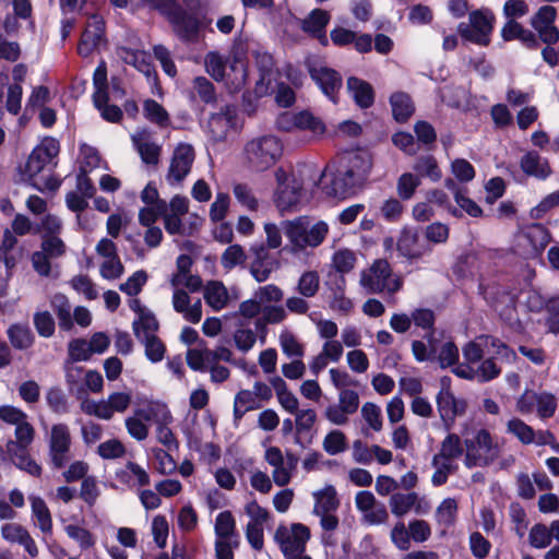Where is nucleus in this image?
Instances as JSON below:
<instances>
[{
	"instance_id": "nucleus-1",
	"label": "nucleus",
	"mask_w": 559,
	"mask_h": 559,
	"mask_svg": "<svg viewBox=\"0 0 559 559\" xmlns=\"http://www.w3.org/2000/svg\"><path fill=\"white\" fill-rule=\"evenodd\" d=\"M463 362H459V348L444 342L438 352L441 368L452 367V372L465 380L489 382L501 373L497 359L512 361L516 354L506 343L490 335H479L462 347Z\"/></svg>"
},
{
	"instance_id": "nucleus-2",
	"label": "nucleus",
	"mask_w": 559,
	"mask_h": 559,
	"mask_svg": "<svg viewBox=\"0 0 559 559\" xmlns=\"http://www.w3.org/2000/svg\"><path fill=\"white\" fill-rule=\"evenodd\" d=\"M282 228L288 241L287 249L293 254L319 247L330 230L326 222H313L308 216L283 221Z\"/></svg>"
},
{
	"instance_id": "nucleus-3",
	"label": "nucleus",
	"mask_w": 559,
	"mask_h": 559,
	"mask_svg": "<svg viewBox=\"0 0 559 559\" xmlns=\"http://www.w3.org/2000/svg\"><path fill=\"white\" fill-rule=\"evenodd\" d=\"M284 153L283 141L274 134L258 135L243 146V160L253 171L263 173L276 165Z\"/></svg>"
},
{
	"instance_id": "nucleus-4",
	"label": "nucleus",
	"mask_w": 559,
	"mask_h": 559,
	"mask_svg": "<svg viewBox=\"0 0 559 559\" xmlns=\"http://www.w3.org/2000/svg\"><path fill=\"white\" fill-rule=\"evenodd\" d=\"M360 285L369 294L385 292L393 295L401 289L403 282L400 276L392 274L388 261L377 260L361 272Z\"/></svg>"
},
{
	"instance_id": "nucleus-5",
	"label": "nucleus",
	"mask_w": 559,
	"mask_h": 559,
	"mask_svg": "<svg viewBox=\"0 0 559 559\" xmlns=\"http://www.w3.org/2000/svg\"><path fill=\"white\" fill-rule=\"evenodd\" d=\"M464 445V463L468 468L487 466L499 455V445L493 442L491 435L486 429H479L473 437L466 438Z\"/></svg>"
},
{
	"instance_id": "nucleus-6",
	"label": "nucleus",
	"mask_w": 559,
	"mask_h": 559,
	"mask_svg": "<svg viewBox=\"0 0 559 559\" xmlns=\"http://www.w3.org/2000/svg\"><path fill=\"white\" fill-rule=\"evenodd\" d=\"M495 16L489 10H475L469 13L467 22L457 25V33L465 41L488 46L493 29Z\"/></svg>"
},
{
	"instance_id": "nucleus-7",
	"label": "nucleus",
	"mask_w": 559,
	"mask_h": 559,
	"mask_svg": "<svg viewBox=\"0 0 559 559\" xmlns=\"http://www.w3.org/2000/svg\"><path fill=\"white\" fill-rule=\"evenodd\" d=\"M550 240L548 229L542 224H530L519 229L515 235L514 250L518 254L530 259L537 258Z\"/></svg>"
},
{
	"instance_id": "nucleus-8",
	"label": "nucleus",
	"mask_w": 559,
	"mask_h": 559,
	"mask_svg": "<svg viewBox=\"0 0 559 559\" xmlns=\"http://www.w3.org/2000/svg\"><path fill=\"white\" fill-rule=\"evenodd\" d=\"M320 180L323 192L333 198L345 199L353 194L357 182L352 178L344 167L338 165L335 169L332 167L318 176H311L312 185L316 186Z\"/></svg>"
},
{
	"instance_id": "nucleus-9",
	"label": "nucleus",
	"mask_w": 559,
	"mask_h": 559,
	"mask_svg": "<svg viewBox=\"0 0 559 559\" xmlns=\"http://www.w3.org/2000/svg\"><path fill=\"white\" fill-rule=\"evenodd\" d=\"M131 401L132 395L130 392L117 391L100 401L84 400L81 403V409L87 415L109 420L114 417L115 413H124L129 408Z\"/></svg>"
},
{
	"instance_id": "nucleus-10",
	"label": "nucleus",
	"mask_w": 559,
	"mask_h": 559,
	"mask_svg": "<svg viewBox=\"0 0 559 559\" xmlns=\"http://www.w3.org/2000/svg\"><path fill=\"white\" fill-rule=\"evenodd\" d=\"M309 537V528L299 523L292 524L290 526L280 525L274 535V539L283 555L288 559L302 555Z\"/></svg>"
},
{
	"instance_id": "nucleus-11",
	"label": "nucleus",
	"mask_w": 559,
	"mask_h": 559,
	"mask_svg": "<svg viewBox=\"0 0 559 559\" xmlns=\"http://www.w3.org/2000/svg\"><path fill=\"white\" fill-rule=\"evenodd\" d=\"M60 151L59 142L51 136H47L32 151L25 164L24 175L34 179L46 166L51 164Z\"/></svg>"
},
{
	"instance_id": "nucleus-12",
	"label": "nucleus",
	"mask_w": 559,
	"mask_h": 559,
	"mask_svg": "<svg viewBox=\"0 0 559 559\" xmlns=\"http://www.w3.org/2000/svg\"><path fill=\"white\" fill-rule=\"evenodd\" d=\"M195 159V153L192 145L179 143L170 158L169 168L166 175V181L170 186L180 185L190 174Z\"/></svg>"
},
{
	"instance_id": "nucleus-13",
	"label": "nucleus",
	"mask_w": 559,
	"mask_h": 559,
	"mask_svg": "<svg viewBox=\"0 0 559 559\" xmlns=\"http://www.w3.org/2000/svg\"><path fill=\"white\" fill-rule=\"evenodd\" d=\"M251 45L242 39L235 40L230 49V62L228 68L233 74L230 79V88L238 91L247 82L248 79V67L247 58L248 53L251 52Z\"/></svg>"
},
{
	"instance_id": "nucleus-14",
	"label": "nucleus",
	"mask_w": 559,
	"mask_h": 559,
	"mask_svg": "<svg viewBox=\"0 0 559 559\" xmlns=\"http://www.w3.org/2000/svg\"><path fill=\"white\" fill-rule=\"evenodd\" d=\"M557 10L555 7L545 4L531 17V26L537 32L542 41L554 45L559 40V29L555 25Z\"/></svg>"
},
{
	"instance_id": "nucleus-15",
	"label": "nucleus",
	"mask_w": 559,
	"mask_h": 559,
	"mask_svg": "<svg viewBox=\"0 0 559 559\" xmlns=\"http://www.w3.org/2000/svg\"><path fill=\"white\" fill-rule=\"evenodd\" d=\"M255 66L260 72V79L255 84V93L259 96L269 94L275 90V72L273 57L259 45L251 49Z\"/></svg>"
},
{
	"instance_id": "nucleus-16",
	"label": "nucleus",
	"mask_w": 559,
	"mask_h": 559,
	"mask_svg": "<svg viewBox=\"0 0 559 559\" xmlns=\"http://www.w3.org/2000/svg\"><path fill=\"white\" fill-rule=\"evenodd\" d=\"M484 297L499 317L509 324L516 321L515 297L501 287H488Z\"/></svg>"
},
{
	"instance_id": "nucleus-17",
	"label": "nucleus",
	"mask_w": 559,
	"mask_h": 559,
	"mask_svg": "<svg viewBox=\"0 0 559 559\" xmlns=\"http://www.w3.org/2000/svg\"><path fill=\"white\" fill-rule=\"evenodd\" d=\"M396 247L399 252L409 260H418L432 252V247L425 237L421 238L416 229L408 227L402 229Z\"/></svg>"
},
{
	"instance_id": "nucleus-18",
	"label": "nucleus",
	"mask_w": 559,
	"mask_h": 559,
	"mask_svg": "<svg viewBox=\"0 0 559 559\" xmlns=\"http://www.w3.org/2000/svg\"><path fill=\"white\" fill-rule=\"evenodd\" d=\"M71 447V435L66 424H56L49 435V453L52 464L60 468L68 461Z\"/></svg>"
},
{
	"instance_id": "nucleus-19",
	"label": "nucleus",
	"mask_w": 559,
	"mask_h": 559,
	"mask_svg": "<svg viewBox=\"0 0 559 559\" xmlns=\"http://www.w3.org/2000/svg\"><path fill=\"white\" fill-rule=\"evenodd\" d=\"M357 510L362 514V520L370 525L384 523L388 518V511L382 502L377 501L371 491L362 490L355 497Z\"/></svg>"
},
{
	"instance_id": "nucleus-20",
	"label": "nucleus",
	"mask_w": 559,
	"mask_h": 559,
	"mask_svg": "<svg viewBox=\"0 0 559 559\" xmlns=\"http://www.w3.org/2000/svg\"><path fill=\"white\" fill-rule=\"evenodd\" d=\"M436 403L440 418L448 430L453 427L455 418L463 416L467 408V402L456 397L453 392H439Z\"/></svg>"
},
{
	"instance_id": "nucleus-21",
	"label": "nucleus",
	"mask_w": 559,
	"mask_h": 559,
	"mask_svg": "<svg viewBox=\"0 0 559 559\" xmlns=\"http://www.w3.org/2000/svg\"><path fill=\"white\" fill-rule=\"evenodd\" d=\"M168 21L174 26L175 32L179 37L187 41H194L198 38L200 28L199 20L191 14H188L178 3L165 14Z\"/></svg>"
},
{
	"instance_id": "nucleus-22",
	"label": "nucleus",
	"mask_w": 559,
	"mask_h": 559,
	"mask_svg": "<svg viewBox=\"0 0 559 559\" xmlns=\"http://www.w3.org/2000/svg\"><path fill=\"white\" fill-rule=\"evenodd\" d=\"M308 69L312 80L319 85L323 94L333 103H336V94L342 86L341 75L323 64L309 63Z\"/></svg>"
},
{
	"instance_id": "nucleus-23",
	"label": "nucleus",
	"mask_w": 559,
	"mask_h": 559,
	"mask_svg": "<svg viewBox=\"0 0 559 559\" xmlns=\"http://www.w3.org/2000/svg\"><path fill=\"white\" fill-rule=\"evenodd\" d=\"M305 183L297 178L292 179V185L276 189L274 193V203L282 215L295 212L302 200Z\"/></svg>"
},
{
	"instance_id": "nucleus-24",
	"label": "nucleus",
	"mask_w": 559,
	"mask_h": 559,
	"mask_svg": "<svg viewBox=\"0 0 559 559\" xmlns=\"http://www.w3.org/2000/svg\"><path fill=\"white\" fill-rule=\"evenodd\" d=\"M117 55L124 63L134 67L138 71L143 73L150 84L157 85L156 72L147 52L128 47H119Z\"/></svg>"
},
{
	"instance_id": "nucleus-25",
	"label": "nucleus",
	"mask_w": 559,
	"mask_h": 559,
	"mask_svg": "<svg viewBox=\"0 0 559 559\" xmlns=\"http://www.w3.org/2000/svg\"><path fill=\"white\" fill-rule=\"evenodd\" d=\"M104 21L98 15L90 17L87 25L82 34L78 50L83 57L90 56L103 41Z\"/></svg>"
},
{
	"instance_id": "nucleus-26",
	"label": "nucleus",
	"mask_w": 559,
	"mask_h": 559,
	"mask_svg": "<svg viewBox=\"0 0 559 559\" xmlns=\"http://www.w3.org/2000/svg\"><path fill=\"white\" fill-rule=\"evenodd\" d=\"M520 168L526 176L542 181L548 179L552 174L548 159L536 151H527L522 155Z\"/></svg>"
},
{
	"instance_id": "nucleus-27",
	"label": "nucleus",
	"mask_w": 559,
	"mask_h": 559,
	"mask_svg": "<svg viewBox=\"0 0 559 559\" xmlns=\"http://www.w3.org/2000/svg\"><path fill=\"white\" fill-rule=\"evenodd\" d=\"M132 142L145 164L156 165L159 160L160 146L153 140V134L146 129L132 134Z\"/></svg>"
},
{
	"instance_id": "nucleus-28",
	"label": "nucleus",
	"mask_w": 559,
	"mask_h": 559,
	"mask_svg": "<svg viewBox=\"0 0 559 559\" xmlns=\"http://www.w3.org/2000/svg\"><path fill=\"white\" fill-rule=\"evenodd\" d=\"M115 477L126 488L143 487L150 484L148 473L138 463L129 461L123 467L116 469Z\"/></svg>"
},
{
	"instance_id": "nucleus-29",
	"label": "nucleus",
	"mask_w": 559,
	"mask_h": 559,
	"mask_svg": "<svg viewBox=\"0 0 559 559\" xmlns=\"http://www.w3.org/2000/svg\"><path fill=\"white\" fill-rule=\"evenodd\" d=\"M1 536L9 543L19 544L24 547L31 557L38 555V548L28 531L17 523H7L1 527Z\"/></svg>"
},
{
	"instance_id": "nucleus-30",
	"label": "nucleus",
	"mask_w": 559,
	"mask_h": 559,
	"mask_svg": "<svg viewBox=\"0 0 559 559\" xmlns=\"http://www.w3.org/2000/svg\"><path fill=\"white\" fill-rule=\"evenodd\" d=\"M173 306L177 312L181 313L191 323H198L202 318L201 300L198 299L191 304L190 296L183 289H174Z\"/></svg>"
},
{
	"instance_id": "nucleus-31",
	"label": "nucleus",
	"mask_w": 559,
	"mask_h": 559,
	"mask_svg": "<svg viewBox=\"0 0 559 559\" xmlns=\"http://www.w3.org/2000/svg\"><path fill=\"white\" fill-rule=\"evenodd\" d=\"M143 421L173 423V416L167 405L159 401H147L142 406H139L133 412Z\"/></svg>"
},
{
	"instance_id": "nucleus-32",
	"label": "nucleus",
	"mask_w": 559,
	"mask_h": 559,
	"mask_svg": "<svg viewBox=\"0 0 559 559\" xmlns=\"http://www.w3.org/2000/svg\"><path fill=\"white\" fill-rule=\"evenodd\" d=\"M330 21V14L321 9H314L311 13L302 21V29L319 38L321 44H328V37L325 35V26Z\"/></svg>"
},
{
	"instance_id": "nucleus-33",
	"label": "nucleus",
	"mask_w": 559,
	"mask_h": 559,
	"mask_svg": "<svg viewBox=\"0 0 559 559\" xmlns=\"http://www.w3.org/2000/svg\"><path fill=\"white\" fill-rule=\"evenodd\" d=\"M347 91L356 105L360 108H369L372 106L374 92L368 82L356 76H350L347 79Z\"/></svg>"
},
{
	"instance_id": "nucleus-34",
	"label": "nucleus",
	"mask_w": 559,
	"mask_h": 559,
	"mask_svg": "<svg viewBox=\"0 0 559 559\" xmlns=\"http://www.w3.org/2000/svg\"><path fill=\"white\" fill-rule=\"evenodd\" d=\"M32 519L34 524L45 535H51L52 533V518L45 500L38 496L29 495L28 497Z\"/></svg>"
},
{
	"instance_id": "nucleus-35",
	"label": "nucleus",
	"mask_w": 559,
	"mask_h": 559,
	"mask_svg": "<svg viewBox=\"0 0 559 559\" xmlns=\"http://www.w3.org/2000/svg\"><path fill=\"white\" fill-rule=\"evenodd\" d=\"M341 167H344L352 178L359 183L369 171L371 164L366 154L349 153L342 157Z\"/></svg>"
},
{
	"instance_id": "nucleus-36",
	"label": "nucleus",
	"mask_w": 559,
	"mask_h": 559,
	"mask_svg": "<svg viewBox=\"0 0 559 559\" xmlns=\"http://www.w3.org/2000/svg\"><path fill=\"white\" fill-rule=\"evenodd\" d=\"M501 36L507 41L518 39L528 48H536L538 46L536 35L532 31L524 28L515 20H509L503 25Z\"/></svg>"
},
{
	"instance_id": "nucleus-37",
	"label": "nucleus",
	"mask_w": 559,
	"mask_h": 559,
	"mask_svg": "<svg viewBox=\"0 0 559 559\" xmlns=\"http://www.w3.org/2000/svg\"><path fill=\"white\" fill-rule=\"evenodd\" d=\"M204 67L206 73L216 82H229L233 74H227V60L217 51H210L204 57Z\"/></svg>"
},
{
	"instance_id": "nucleus-38",
	"label": "nucleus",
	"mask_w": 559,
	"mask_h": 559,
	"mask_svg": "<svg viewBox=\"0 0 559 559\" xmlns=\"http://www.w3.org/2000/svg\"><path fill=\"white\" fill-rule=\"evenodd\" d=\"M204 299L214 311H219L227 306L229 295L222 282L211 281L204 287Z\"/></svg>"
},
{
	"instance_id": "nucleus-39",
	"label": "nucleus",
	"mask_w": 559,
	"mask_h": 559,
	"mask_svg": "<svg viewBox=\"0 0 559 559\" xmlns=\"http://www.w3.org/2000/svg\"><path fill=\"white\" fill-rule=\"evenodd\" d=\"M234 127V111L229 108L213 115L209 120V129L215 141H222L226 138L228 131Z\"/></svg>"
},
{
	"instance_id": "nucleus-40",
	"label": "nucleus",
	"mask_w": 559,
	"mask_h": 559,
	"mask_svg": "<svg viewBox=\"0 0 559 559\" xmlns=\"http://www.w3.org/2000/svg\"><path fill=\"white\" fill-rule=\"evenodd\" d=\"M420 499L416 492L394 493L390 498L391 512L396 516H403L414 508L419 512Z\"/></svg>"
},
{
	"instance_id": "nucleus-41",
	"label": "nucleus",
	"mask_w": 559,
	"mask_h": 559,
	"mask_svg": "<svg viewBox=\"0 0 559 559\" xmlns=\"http://www.w3.org/2000/svg\"><path fill=\"white\" fill-rule=\"evenodd\" d=\"M14 436L15 440H10L5 445L7 453L27 450L34 441L35 429L26 419L15 427Z\"/></svg>"
},
{
	"instance_id": "nucleus-42",
	"label": "nucleus",
	"mask_w": 559,
	"mask_h": 559,
	"mask_svg": "<svg viewBox=\"0 0 559 559\" xmlns=\"http://www.w3.org/2000/svg\"><path fill=\"white\" fill-rule=\"evenodd\" d=\"M393 117L396 121H406L415 110L412 98L404 92H395L390 97Z\"/></svg>"
},
{
	"instance_id": "nucleus-43",
	"label": "nucleus",
	"mask_w": 559,
	"mask_h": 559,
	"mask_svg": "<svg viewBox=\"0 0 559 559\" xmlns=\"http://www.w3.org/2000/svg\"><path fill=\"white\" fill-rule=\"evenodd\" d=\"M261 407V403L251 390H240L234 399V417L241 419L250 411Z\"/></svg>"
},
{
	"instance_id": "nucleus-44",
	"label": "nucleus",
	"mask_w": 559,
	"mask_h": 559,
	"mask_svg": "<svg viewBox=\"0 0 559 559\" xmlns=\"http://www.w3.org/2000/svg\"><path fill=\"white\" fill-rule=\"evenodd\" d=\"M8 338L12 346L16 349H26L32 346L34 335L27 324H12L8 331Z\"/></svg>"
},
{
	"instance_id": "nucleus-45",
	"label": "nucleus",
	"mask_w": 559,
	"mask_h": 559,
	"mask_svg": "<svg viewBox=\"0 0 559 559\" xmlns=\"http://www.w3.org/2000/svg\"><path fill=\"white\" fill-rule=\"evenodd\" d=\"M216 538L238 539L236 532V522L229 511H223L217 514L214 524Z\"/></svg>"
},
{
	"instance_id": "nucleus-46",
	"label": "nucleus",
	"mask_w": 559,
	"mask_h": 559,
	"mask_svg": "<svg viewBox=\"0 0 559 559\" xmlns=\"http://www.w3.org/2000/svg\"><path fill=\"white\" fill-rule=\"evenodd\" d=\"M314 513H329L334 511L338 506L336 490L333 486H326L320 491L314 492Z\"/></svg>"
},
{
	"instance_id": "nucleus-47",
	"label": "nucleus",
	"mask_w": 559,
	"mask_h": 559,
	"mask_svg": "<svg viewBox=\"0 0 559 559\" xmlns=\"http://www.w3.org/2000/svg\"><path fill=\"white\" fill-rule=\"evenodd\" d=\"M463 452L464 448L461 438L456 433H449L442 440L440 450L435 455L445 461L454 462V460L460 457Z\"/></svg>"
},
{
	"instance_id": "nucleus-48",
	"label": "nucleus",
	"mask_w": 559,
	"mask_h": 559,
	"mask_svg": "<svg viewBox=\"0 0 559 559\" xmlns=\"http://www.w3.org/2000/svg\"><path fill=\"white\" fill-rule=\"evenodd\" d=\"M93 102L100 116L109 121L117 122L122 117L121 109L116 105L108 104V94L103 92H94Z\"/></svg>"
},
{
	"instance_id": "nucleus-49",
	"label": "nucleus",
	"mask_w": 559,
	"mask_h": 559,
	"mask_svg": "<svg viewBox=\"0 0 559 559\" xmlns=\"http://www.w3.org/2000/svg\"><path fill=\"white\" fill-rule=\"evenodd\" d=\"M51 307L57 312L59 326L62 330L72 328L71 305L68 298L62 294H56L51 298Z\"/></svg>"
},
{
	"instance_id": "nucleus-50",
	"label": "nucleus",
	"mask_w": 559,
	"mask_h": 559,
	"mask_svg": "<svg viewBox=\"0 0 559 559\" xmlns=\"http://www.w3.org/2000/svg\"><path fill=\"white\" fill-rule=\"evenodd\" d=\"M63 528L69 538L76 542L83 550L92 548L96 543L95 536L88 530L76 523L66 524Z\"/></svg>"
},
{
	"instance_id": "nucleus-51",
	"label": "nucleus",
	"mask_w": 559,
	"mask_h": 559,
	"mask_svg": "<svg viewBox=\"0 0 559 559\" xmlns=\"http://www.w3.org/2000/svg\"><path fill=\"white\" fill-rule=\"evenodd\" d=\"M257 332L245 324H240L233 334L236 348L246 354L253 348L257 343Z\"/></svg>"
},
{
	"instance_id": "nucleus-52",
	"label": "nucleus",
	"mask_w": 559,
	"mask_h": 559,
	"mask_svg": "<svg viewBox=\"0 0 559 559\" xmlns=\"http://www.w3.org/2000/svg\"><path fill=\"white\" fill-rule=\"evenodd\" d=\"M157 329L158 322L151 311L143 313L133 321V332L139 340L155 335Z\"/></svg>"
},
{
	"instance_id": "nucleus-53",
	"label": "nucleus",
	"mask_w": 559,
	"mask_h": 559,
	"mask_svg": "<svg viewBox=\"0 0 559 559\" xmlns=\"http://www.w3.org/2000/svg\"><path fill=\"white\" fill-rule=\"evenodd\" d=\"M295 129L310 131L313 135H321L325 131L324 123L309 111L296 114Z\"/></svg>"
},
{
	"instance_id": "nucleus-54",
	"label": "nucleus",
	"mask_w": 559,
	"mask_h": 559,
	"mask_svg": "<svg viewBox=\"0 0 559 559\" xmlns=\"http://www.w3.org/2000/svg\"><path fill=\"white\" fill-rule=\"evenodd\" d=\"M8 455L17 468L25 471L32 476L40 475L41 467L29 456L27 450L9 452Z\"/></svg>"
},
{
	"instance_id": "nucleus-55",
	"label": "nucleus",
	"mask_w": 559,
	"mask_h": 559,
	"mask_svg": "<svg viewBox=\"0 0 559 559\" xmlns=\"http://www.w3.org/2000/svg\"><path fill=\"white\" fill-rule=\"evenodd\" d=\"M507 431L523 444H532L535 440L534 429L519 418H512L507 424Z\"/></svg>"
},
{
	"instance_id": "nucleus-56",
	"label": "nucleus",
	"mask_w": 559,
	"mask_h": 559,
	"mask_svg": "<svg viewBox=\"0 0 559 559\" xmlns=\"http://www.w3.org/2000/svg\"><path fill=\"white\" fill-rule=\"evenodd\" d=\"M286 311L282 306H263L262 317L257 319L254 326L257 331L263 330L266 324H276L284 321Z\"/></svg>"
},
{
	"instance_id": "nucleus-57",
	"label": "nucleus",
	"mask_w": 559,
	"mask_h": 559,
	"mask_svg": "<svg viewBox=\"0 0 559 559\" xmlns=\"http://www.w3.org/2000/svg\"><path fill=\"white\" fill-rule=\"evenodd\" d=\"M449 235V226L440 222L431 223L424 228L425 239L431 247L445 243Z\"/></svg>"
},
{
	"instance_id": "nucleus-58",
	"label": "nucleus",
	"mask_w": 559,
	"mask_h": 559,
	"mask_svg": "<svg viewBox=\"0 0 559 559\" xmlns=\"http://www.w3.org/2000/svg\"><path fill=\"white\" fill-rule=\"evenodd\" d=\"M432 466L435 468V473L431 477V483L433 486H441L445 484L449 475L454 473L456 468L454 462L445 461L436 455L432 457Z\"/></svg>"
},
{
	"instance_id": "nucleus-59",
	"label": "nucleus",
	"mask_w": 559,
	"mask_h": 559,
	"mask_svg": "<svg viewBox=\"0 0 559 559\" xmlns=\"http://www.w3.org/2000/svg\"><path fill=\"white\" fill-rule=\"evenodd\" d=\"M414 169L420 176H425L435 182L439 181L442 177V173L437 160L430 155L418 158L414 165Z\"/></svg>"
},
{
	"instance_id": "nucleus-60",
	"label": "nucleus",
	"mask_w": 559,
	"mask_h": 559,
	"mask_svg": "<svg viewBox=\"0 0 559 559\" xmlns=\"http://www.w3.org/2000/svg\"><path fill=\"white\" fill-rule=\"evenodd\" d=\"M296 457L294 455H287L286 462L273 467L272 479L278 487H284L290 483L293 472L296 467Z\"/></svg>"
},
{
	"instance_id": "nucleus-61",
	"label": "nucleus",
	"mask_w": 559,
	"mask_h": 559,
	"mask_svg": "<svg viewBox=\"0 0 559 559\" xmlns=\"http://www.w3.org/2000/svg\"><path fill=\"white\" fill-rule=\"evenodd\" d=\"M323 450L330 455H336L347 449V440L341 430L330 431L323 439Z\"/></svg>"
},
{
	"instance_id": "nucleus-62",
	"label": "nucleus",
	"mask_w": 559,
	"mask_h": 559,
	"mask_svg": "<svg viewBox=\"0 0 559 559\" xmlns=\"http://www.w3.org/2000/svg\"><path fill=\"white\" fill-rule=\"evenodd\" d=\"M144 116L147 120L156 123L160 127H165L169 122L168 112L165 108L153 99H146L144 102Z\"/></svg>"
},
{
	"instance_id": "nucleus-63",
	"label": "nucleus",
	"mask_w": 559,
	"mask_h": 559,
	"mask_svg": "<svg viewBox=\"0 0 559 559\" xmlns=\"http://www.w3.org/2000/svg\"><path fill=\"white\" fill-rule=\"evenodd\" d=\"M247 254L240 245L228 246L221 257V263L225 270H231L245 263Z\"/></svg>"
},
{
	"instance_id": "nucleus-64",
	"label": "nucleus",
	"mask_w": 559,
	"mask_h": 559,
	"mask_svg": "<svg viewBox=\"0 0 559 559\" xmlns=\"http://www.w3.org/2000/svg\"><path fill=\"white\" fill-rule=\"evenodd\" d=\"M557 206H559V189L544 197L537 205L532 207L530 211V217L533 219H540Z\"/></svg>"
}]
</instances>
